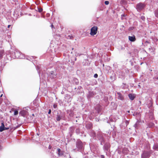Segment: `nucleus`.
Segmentation results:
<instances>
[{
  "label": "nucleus",
  "instance_id": "obj_1",
  "mask_svg": "<svg viewBox=\"0 0 158 158\" xmlns=\"http://www.w3.org/2000/svg\"><path fill=\"white\" fill-rule=\"evenodd\" d=\"M76 147L78 149V150H82L83 148V145L81 140L78 139L76 142Z\"/></svg>",
  "mask_w": 158,
  "mask_h": 158
},
{
  "label": "nucleus",
  "instance_id": "obj_2",
  "mask_svg": "<svg viewBox=\"0 0 158 158\" xmlns=\"http://www.w3.org/2000/svg\"><path fill=\"white\" fill-rule=\"evenodd\" d=\"M145 7V5L141 3L138 4L136 6V9L138 11H139L143 10Z\"/></svg>",
  "mask_w": 158,
  "mask_h": 158
},
{
  "label": "nucleus",
  "instance_id": "obj_3",
  "mask_svg": "<svg viewBox=\"0 0 158 158\" xmlns=\"http://www.w3.org/2000/svg\"><path fill=\"white\" fill-rule=\"evenodd\" d=\"M98 27L97 26H94L91 29L90 34L91 35H96L97 33Z\"/></svg>",
  "mask_w": 158,
  "mask_h": 158
},
{
  "label": "nucleus",
  "instance_id": "obj_4",
  "mask_svg": "<svg viewBox=\"0 0 158 158\" xmlns=\"http://www.w3.org/2000/svg\"><path fill=\"white\" fill-rule=\"evenodd\" d=\"M97 138L101 142V144L102 145L104 143L103 136L102 134L100 132H99L98 134Z\"/></svg>",
  "mask_w": 158,
  "mask_h": 158
},
{
  "label": "nucleus",
  "instance_id": "obj_5",
  "mask_svg": "<svg viewBox=\"0 0 158 158\" xmlns=\"http://www.w3.org/2000/svg\"><path fill=\"white\" fill-rule=\"evenodd\" d=\"M64 98L65 100V101L67 102H71L72 99L70 95L68 94H66L65 95Z\"/></svg>",
  "mask_w": 158,
  "mask_h": 158
},
{
  "label": "nucleus",
  "instance_id": "obj_6",
  "mask_svg": "<svg viewBox=\"0 0 158 158\" xmlns=\"http://www.w3.org/2000/svg\"><path fill=\"white\" fill-rule=\"evenodd\" d=\"M115 95L118 99L121 100H124V97L120 93L117 92L115 94Z\"/></svg>",
  "mask_w": 158,
  "mask_h": 158
},
{
  "label": "nucleus",
  "instance_id": "obj_7",
  "mask_svg": "<svg viewBox=\"0 0 158 158\" xmlns=\"http://www.w3.org/2000/svg\"><path fill=\"white\" fill-rule=\"evenodd\" d=\"M150 156V153L148 152H145L142 155V157L143 158H147Z\"/></svg>",
  "mask_w": 158,
  "mask_h": 158
},
{
  "label": "nucleus",
  "instance_id": "obj_8",
  "mask_svg": "<svg viewBox=\"0 0 158 158\" xmlns=\"http://www.w3.org/2000/svg\"><path fill=\"white\" fill-rule=\"evenodd\" d=\"M59 156H62L64 155V152L59 148L57 149V151L56 152Z\"/></svg>",
  "mask_w": 158,
  "mask_h": 158
},
{
  "label": "nucleus",
  "instance_id": "obj_9",
  "mask_svg": "<svg viewBox=\"0 0 158 158\" xmlns=\"http://www.w3.org/2000/svg\"><path fill=\"white\" fill-rule=\"evenodd\" d=\"M110 148V144L109 143H106L103 146V148L104 150L108 151Z\"/></svg>",
  "mask_w": 158,
  "mask_h": 158
},
{
  "label": "nucleus",
  "instance_id": "obj_10",
  "mask_svg": "<svg viewBox=\"0 0 158 158\" xmlns=\"http://www.w3.org/2000/svg\"><path fill=\"white\" fill-rule=\"evenodd\" d=\"M129 40L131 42H134L136 40V38L135 35L132 36H129L128 37Z\"/></svg>",
  "mask_w": 158,
  "mask_h": 158
},
{
  "label": "nucleus",
  "instance_id": "obj_11",
  "mask_svg": "<svg viewBox=\"0 0 158 158\" xmlns=\"http://www.w3.org/2000/svg\"><path fill=\"white\" fill-rule=\"evenodd\" d=\"M128 97L130 98V99L131 100H133L135 97V94H128Z\"/></svg>",
  "mask_w": 158,
  "mask_h": 158
},
{
  "label": "nucleus",
  "instance_id": "obj_12",
  "mask_svg": "<svg viewBox=\"0 0 158 158\" xmlns=\"http://www.w3.org/2000/svg\"><path fill=\"white\" fill-rule=\"evenodd\" d=\"M74 130V128L73 127H70L69 129V132L70 135H71L72 133H73Z\"/></svg>",
  "mask_w": 158,
  "mask_h": 158
},
{
  "label": "nucleus",
  "instance_id": "obj_13",
  "mask_svg": "<svg viewBox=\"0 0 158 158\" xmlns=\"http://www.w3.org/2000/svg\"><path fill=\"white\" fill-rule=\"evenodd\" d=\"M61 118V116L59 114H57L56 115V120L57 121H60Z\"/></svg>",
  "mask_w": 158,
  "mask_h": 158
},
{
  "label": "nucleus",
  "instance_id": "obj_14",
  "mask_svg": "<svg viewBox=\"0 0 158 158\" xmlns=\"http://www.w3.org/2000/svg\"><path fill=\"white\" fill-rule=\"evenodd\" d=\"M26 114V111L24 110H23L19 112V114L22 116H24Z\"/></svg>",
  "mask_w": 158,
  "mask_h": 158
},
{
  "label": "nucleus",
  "instance_id": "obj_15",
  "mask_svg": "<svg viewBox=\"0 0 158 158\" xmlns=\"http://www.w3.org/2000/svg\"><path fill=\"white\" fill-rule=\"evenodd\" d=\"M153 148L156 150H158V145L155 144L153 147Z\"/></svg>",
  "mask_w": 158,
  "mask_h": 158
},
{
  "label": "nucleus",
  "instance_id": "obj_16",
  "mask_svg": "<svg viewBox=\"0 0 158 158\" xmlns=\"http://www.w3.org/2000/svg\"><path fill=\"white\" fill-rule=\"evenodd\" d=\"M50 73L53 76V77H56V74H55V73L53 71H51L50 72Z\"/></svg>",
  "mask_w": 158,
  "mask_h": 158
},
{
  "label": "nucleus",
  "instance_id": "obj_17",
  "mask_svg": "<svg viewBox=\"0 0 158 158\" xmlns=\"http://www.w3.org/2000/svg\"><path fill=\"white\" fill-rule=\"evenodd\" d=\"M3 53L4 52L2 50L0 51V59L2 57Z\"/></svg>",
  "mask_w": 158,
  "mask_h": 158
},
{
  "label": "nucleus",
  "instance_id": "obj_18",
  "mask_svg": "<svg viewBox=\"0 0 158 158\" xmlns=\"http://www.w3.org/2000/svg\"><path fill=\"white\" fill-rule=\"evenodd\" d=\"M76 132L77 134H80L81 133L80 130L79 128H77L76 130Z\"/></svg>",
  "mask_w": 158,
  "mask_h": 158
},
{
  "label": "nucleus",
  "instance_id": "obj_19",
  "mask_svg": "<svg viewBox=\"0 0 158 158\" xmlns=\"http://www.w3.org/2000/svg\"><path fill=\"white\" fill-rule=\"evenodd\" d=\"M155 16L156 17H158V9L155 10Z\"/></svg>",
  "mask_w": 158,
  "mask_h": 158
},
{
  "label": "nucleus",
  "instance_id": "obj_20",
  "mask_svg": "<svg viewBox=\"0 0 158 158\" xmlns=\"http://www.w3.org/2000/svg\"><path fill=\"white\" fill-rule=\"evenodd\" d=\"M139 122L138 121H137L136 123L134 125V126L135 128H137V127L138 125H139Z\"/></svg>",
  "mask_w": 158,
  "mask_h": 158
},
{
  "label": "nucleus",
  "instance_id": "obj_21",
  "mask_svg": "<svg viewBox=\"0 0 158 158\" xmlns=\"http://www.w3.org/2000/svg\"><path fill=\"white\" fill-rule=\"evenodd\" d=\"M154 81H156L157 80L158 81V76H155L153 78Z\"/></svg>",
  "mask_w": 158,
  "mask_h": 158
},
{
  "label": "nucleus",
  "instance_id": "obj_22",
  "mask_svg": "<svg viewBox=\"0 0 158 158\" xmlns=\"http://www.w3.org/2000/svg\"><path fill=\"white\" fill-rule=\"evenodd\" d=\"M5 130V128L0 127V132H2L3 131Z\"/></svg>",
  "mask_w": 158,
  "mask_h": 158
},
{
  "label": "nucleus",
  "instance_id": "obj_23",
  "mask_svg": "<svg viewBox=\"0 0 158 158\" xmlns=\"http://www.w3.org/2000/svg\"><path fill=\"white\" fill-rule=\"evenodd\" d=\"M38 10L39 12H41L43 10V9L42 8H38Z\"/></svg>",
  "mask_w": 158,
  "mask_h": 158
},
{
  "label": "nucleus",
  "instance_id": "obj_24",
  "mask_svg": "<svg viewBox=\"0 0 158 158\" xmlns=\"http://www.w3.org/2000/svg\"><path fill=\"white\" fill-rule=\"evenodd\" d=\"M154 125V124L153 123H152L149 124V125H148V127H152Z\"/></svg>",
  "mask_w": 158,
  "mask_h": 158
},
{
  "label": "nucleus",
  "instance_id": "obj_25",
  "mask_svg": "<svg viewBox=\"0 0 158 158\" xmlns=\"http://www.w3.org/2000/svg\"><path fill=\"white\" fill-rule=\"evenodd\" d=\"M68 39H73V37L72 35H69L68 36Z\"/></svg>",
  "mask_w": 158,
  "mask_h": 158
},
{
  "label": "nucleus",
  "instance_id": "obj_26",
  "mask_svg": "<svg viewBox=\"0 0 158 158\" xmlns=\"http://www.w3.org/2000/svg\"><path fill=\"white\" fill-rule=\"evenodd\" d=\"M18 112L17 110H15L14 111V114L15 115H16L18 114Z\"/></svg>",
  "mask_w": 158,
  "mask_h": 158
},
{
  "label": "nucleus",
  "instance_id": "obj_27",
  "mask_svg": "<svg viewBox=\"0 0 158 158\" xmlns=\"http://www.w3.org/2000/svg\"><path fill=\"white\" fill-rule=\"evenodd\" d=\"M70 113L69 114V115L70 116L72 117L73 116V112L72 111H70Z\"/></svg>",
  "mask_w": 158,
  "mask_h": 158
},
{
  "label": "nucleus",
  "instance_id": "obj_28",
  "mask_svg": "<svg viewBox=\"0 0 158 158\" xmlns=\"http://www.w3.org/2000/svg\"><path fill=\"white\" fill-rule=\"evenodd\" d=\"M126 16V15L125 14H123L121 15L122 19H123V17H125Z\"/></svg>",
  "mask_w": 158,
  "mask_h": 158
},
{
  "label": "nucleus",
  "instance_id": "obj_29",
  "mask_svg": "<svg viewBox=\"0 0 158 158\" xmlns=\"http://www.w3.org/2000/svg\"><path fill=\"white\" fill-rule=\"evenodd\" d=\"M141 18L143 20H144L145 19V18L144 16H141Z\"/></svg>",
  "mask_w": 158,
  "mask_h": 158
},
{
  "label": "nucleus",
  "instance_id": "obj_30",
  "mask_svg": "<svg viewBox=\"0 0 158 158\" xmlns=\"http://www.w3.org/2000/svg\"><path fill=\"white\" fill-rule=\"evenodd\" d=\"M109 2L108 1H106L105 2V3L106 5H108L109 4Z\"/></svg>",
  "mask_w": 158,
  "mask_h": 158
},
{
  "label": "nucleus",
  "instance_id": "obj_31",
  "mask_svg": "<svg viewBox=\"0 0 158 158\" xmlns=\"http://www.w3.org/2000/svg\"><path fill=\"white\" fill-rule=\"evenodd\" d=\"M98 77V75L97 74H95L94 75V77H95V78H97Z\"/></svg>",
  "mask_w": 158,
  "mask_h": 158
},
{
  "label": "nucleus",
  "instance_id": "obj_32",
  "mask_svg": "<svg viewBox=\"0 0 158 158\" xmlns=\"http://www.w3.org/2000/svg\"><path fill=\"white\" fill-rule=\"evenodd\" d=\"M1 127H2L5 128V126L4 124L3 123H2V125Z\"/></svg>",
  "mask_w": 158,
  "mask_h": 158
},
{
  "label": "nucleus",
  "instance_id": "obj_33",
  "mask_svg": "<svg viewBox=\"0 0 158 158\" xmlns=\"http://www.w3.org/2000/svg\"><path fill=\"white\" fill-rule=\"evenodd\" d=\"M53 106L54 108H56L57 107V106L56 104H54Z\"/></svg>",
  "mask_w": 158,
  "mask_h": 158
},
{
  "label": "nucleus",
  "instance_id": "obj_34",
  "mask_svg": "<svg viewBox=\"0 0 158 158\" xmlns=\"http://www.w3.org/2000/svg\"><path fill=\"white\" fill-rule=\"evenodd\" d=\"M51 113V110L50 109H49V111L48 112V114H50Z\"/></svg>",
  "mask_w": 158,
  "mask_h": 158
},
{
  "label": "nucleus",
  "instance_id": "obj_35",
  "mask_svg": "<svg viewBox=\"0 0 158 158\" xmlns=\"http://www.w3.org/2000/svg\"><path fill=\"white\" fill-rule=\"evenodd\" d=\"M51 27H52V28H54V26L52 24L51 25Z\"/></svg>",
  "mask_w": 158,
  "mask_h": 158
},
{
  "label": "nucleus",
  "instance_id": "obj_36",
  "mask_svg": "<svg viewBox=\"0 0 158 158\" xmlns=\"http://www.w3.org/2000/svg\"><path fill=\"white\" fill-rule=\"evenodd\" d=\"M9 128L8 127L7 128L5 127V130H7L9 129Z\"/></svg>",
  "mask_w": 158,
  "mask_h": 158
},
{
  "label": "nucleus",
  "instance_id": "obj_37",
  "mask_svg": "<svg viewBox=\"0 0 158 158\" xmlns=\"http://www.w3.org/2000/svg\"><path fill=\"white\" fill-rule=\"evenodd\" d=\"M126 124H128V121H126Z\"/></svg>",
  "mask_w": 158,
  "mask_h": 158
},
{
  "label": "nucleus",
  "instance_id": "obj_38",
  "mask_svg": "<svg viewBox=\"0 0 158 158\" xmlns=\"http://www.w3.org/2000/svg\"><path fill=\"white\" fill-rule=\"evenodd\" d=\"M10 26H11V25H8V28H9L10 27Z\"/></svg>",
  "mask_w": 158,
  "mask_h": 158
},
{
  "label": "nucleus",
  "instance_id": "obj_39",
  "mask_svg": "<svg viewBox=\"0 0 158 158\" xmlns=\"http://www.w3.org/2000/svg\"><path fill=\"white\" fill-rule=\"evenodd\" d=\"M18 54V53L17 52H15V54L16 55H17Z\"/></svg>",
  "mask_w": 158,
  "mask_h": 158
},
{
  "label": "nucleus",
  "instance_id": "obj_40",
  "mask_svg": "<svg viewBox=\"0 0 158 158\" xmlns=\"http://www.w3.org/2000/svg\"><path fill=\"white\" fill-rule=\"evenodd\" d=\"M2 102L1 100L0 99V104H1Z\"/></svg>",
  "mask_w": 158,
  "mask_h": 158
},
{
  "label": "nucleus",
  "instance_id": "obj_41",
  "mask_svg": "<svg viewBox=\"0 0 158 158\" xmlns=\"http://www.w3.org/2000/svg\"><path fill=\"white\" fill-rule=\"evenodd\" d=\"M81 55V54H77V56L78 55V56H80Z\"/></svg>",
  "mask_w": 158,
  "mask_h": 158
},
{
  "label": "nucleus",
  "instance_id": "obj_42",
  "mask_svg": "<svg viewBox=\"0 0 158 158\" xmlns=\"http://www.w3.org/2000/svg\"><path fill=\"white\" fill-rule=\"evenodd\" d=\"M2 95H3V94H2L1 95V96H0V97H2Z\"/></svg>",
  "mask_w": 158,
  "mask_h": 158
},
{
  "label": "nucleus",
  "instance_id": "obj_43",
  "mask_svg": "<svg viewBox=\"0 0 158 158\" xmlns=\"http://www.w3.org/2000/svg\"><path fill=\"white\" fill-rule=\"evenodd\" d=\"M157 101H158V97L157 98Z\"/></svg>",
  "mask_w": 158,
  "mask_h": 158
}]
</instances>
